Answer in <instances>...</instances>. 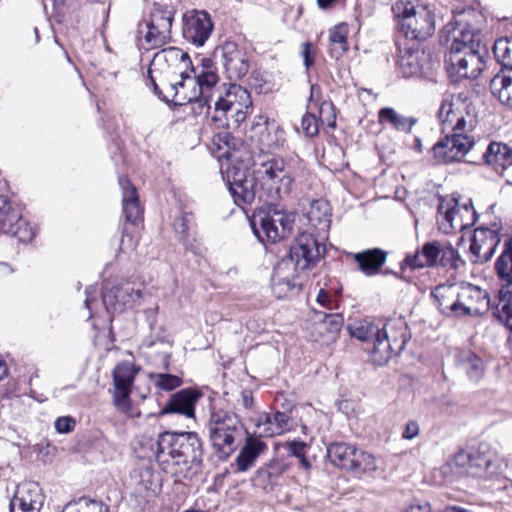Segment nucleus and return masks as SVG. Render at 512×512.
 Masks as SVG:
<instances>
[{
	"label": "nucleus",
	"instance_id": "nucleus-1",
	"mask_svg": "<svg viewBox=\"0 0 512 512\" xmlns=\"http://www.w3.org/2000/svg\"><path fill=\"white\" fill-rule=\"evenodd\" d=\"M252 177L248 176V164L229 165L225 171L221 167L223 179L237 204L251 203L256 195V183L267 190L272 199L288 196L294 184V171L282 157L255 155L251 158Z\"/></svg>",
	"mask_w": 512,
	"mask_h": 512
},
{
	"label": "nucleus",
	"instance_id": "nucleus-2",
	"mask_svg": "<svg viewBox=\"0 0 512 512\" xmlns=\"http://www.w3.org/2000/svg\"><path fill=\"white\" fill-rule=\"evenodd\" d=\"M167 61L179 62V73L181 79L169 84L172 93V101L175 104L198 103L206 107V114H211L212 102L219 89V77L213 62L210 59H203L202 66L195 77L190 57L179 48H170L164 51Z\"/></svg>",
	"mask_w": 512,
	"mask_h": 512
},
{
	"label": "nucleus",
	"instance_id": "nucleus-3",
	"mask_svg": "<svg viewBox=\"0 0 512 512\" xmlns=\"http://www.w3.org/2000/svg\"><path fill=\"white\" fill-rule=\"evenodd\" d=\"M325 254V246L310 232L299 234L290 256L274 268L272 291L278 299L296 295L301 290L298 270L309 269Z\"/></svg>",
	"mask_w": 512,
	"mask_h": 512
},
{
	"label": "nucleus",
	"instance_id": "nucleus-4",
	"mask_svg": "<svg viewBox=\"0 0 512 512\" xmlns=\"http://www.w3.org/2000/svg\"><path fill=\"white\" fill-rule=\"evenodd\" d=\"M347 329L352 337L369 343L366 349L377 365H383L400 354L408 340V328L401 318L388 320L382 329L366 319L354 320Z\"/></svg>",
	"mask_w": 512,
	"mask_h": 512
},
{
	"label": "nucleus",
	"instance_id": "nucleus-5",
	"mask_svg": "<svg viewBox=\"0 0 512 512\" xmlns=\"http://www.w3.org/2000/svg\"><path fill=\"white\" fill-rule=\"evenodd\" d=\"M202 458V443L195 432H164L157 441L156 459L163 470L186 478L191 465Z\"/></svg>",
	"mask_w": 512,
	"mask_h": 512
},
{
	"label": "nucleus",
	"instance_id": "nucleus-6",
	"mask_svg": "<svg viewBox=\"0 0 512 512\" xmlns=\"http://www.w3.org/2000/svg\"><path fill=\"white\" fill-rule=\"evenodd\" d=\"M503 459L490 444L457 452L448 463L450 471L458 475L486 477L501 472Z\"/></svg>",
	"mask_w": 512,
	"mask_h": 512
},
{
	"label": "nucleus",
	"instance_id": "nucleus-7",
	"mask_svg": "<svg viewBox=\"0 0 512 512\" xmlns=\"http://www.w3.org/2000/svg\"><path fill=\"white\" fill-rule=\"evenodd\" d=\"M437 117L443 133L473 132L478 124L475 107L463 94H445Z\"/></svg>",
	"mask_w": 512,
	"mask_h": 512
},
{
	"label": "nucleus",
	"instance_id": "nucleus-8",
	"mask_svg": "<svg viewBox=\"0 0 512 512\" xmlns=\"http://www.w3.org/2000/svg\"><path fill=\"white\" fill-rule=\"evenodd\" d=\"M241 428V415L237 412L216 408L211 411L207 429L212 446L221 457L227 458L234 452Z\"/></svg>",
	"mask_w": 512,
	"mask_h": 512
},
{
	"label": "nucleus",
	"instance_id": "nucleus-9",
	"mask_svg": "<svg viewBox=\"0 0 512 512\" xmlns=\"http://www.w3.org/2000/svg\"><path fill=\"white\" fill-rule=\"evenodd\" d=\"M392 11L399 19V39L404 36L407 40L422 41L434 33V21L426 7L399 0L392 6Z\"/></svg>",
	"mask_w": 512,
	"mask_h": 512
},
{
	"label": "nucleus",
	"instance_id": "nucleus-10",
	"mask_svg": "<svg viewBox=\"0 0 512 512\" xmlns=\"http://www.w3.org/2000/svg\"><path fill=\"white\" fill-rule=\"evenodd\" d=\"M211 120L218 126L227 125V114L234 112L235 121L240 123L245 120L251 108L250 94L244 88L236 84H230L228 88L223 84L212 102Z\"/></svg>",
	"mask_w": 512,
	"mask_h": 512
},
{
	"label": "nucleus",
	"instance_id": "nucleus-11",
	"mask_svg": "<svg viewBox=\"0 0 512 512\" xmlns=\"http://www.w3.org/2000/svg\"><path fill=\"white\" fill-rule=\"evenodd\" d=\"M294 214L276 207L261 209L254 213L251 225L260 242L276 243L292 231Z\"/></svg>",
	"mask_w": 512,
	"mask_h": 512
},
{
	"label": "nucleus",
	"instance_id": "nucleus-12",
	"mask_svg": "<svg viewBox=\"0 0 512 512\" xmlns=\"http://www.w3.org/2000/svg\"><path fill=\"white\" fill-rule=\"evenodd\" d=\"M174 11L168 6L153 4L149 20L139 24L138 33L145 49L159 48L171 39Z\"/></svg>",
	"mask_w": 512,
	"mask_h": 512
},
{
	"label": "nucleus",
	"instance_id": "nucleus-13",
	"mask_svg": "<svg viewBox=\"0 0 512 512\" xmlns=\"http://www.w3.org/2000/svg\"><path fill=\"white\" fill-rule=\"evenodd\" d=\"M458 253L448 241L426 242L421 249L407 254L403 263L411 269L437 266H456Z\"/></svg>",
	"mask_w": 512,
	"mask_h": 512
},
{
	"label": "nucleus",
	"instance_id": "nucleus-14",
	"mask_svg": "<svg viewBox=\"0 0 512 512\" xmlns=\"http://www.w3.org/2000/svg\"><path fill=\"white\" fill-rule=\"evenodd\" d=\"M477 214L471 200L460 202L456 198L442 199L438 206V224L444 233L462 231L475 224Z\"/></svg>",
	"mask_w": 512,
	"mask_h": 512
},
{
	"label": "nucleus",
	"instance_id": "nucleus-15",
	"mask_svg": "<svg viewBox=\"0 0 512 512\" xmlns=\"http://www.w3.org/2000/svg\"><path fill=\"white\" fill-rule=\"evenodd\" d=\"M327 457L334 466L356 474L371 473L377 469L373 455L348 443H331L327 447Z\"/></svg>",
	"mask_w": 512,
	"mask_h": 512
},
{
	"label": "nucleus",
	"instance_id": "nucleus-16",
	"mask_svg": "<svg viewBox=\"0 0 512 512\" xmlns=\"http://www.w3.org/2000/svg\"><path fill=\"white\" fill-rule=\"evenodd\" d=\"M140 367L129 361L117 364L113 370V395L112 401L116 409L128 416H133L130 394L133 383Z\"/></svg>",
	"mask_w": 512,
	"mask_h": 512
},
{
	"label": "nucleus",
	"instance_id": "nucleus-17",
	"mask_svg": "<svg viewBox=\"0 0 512 512\" xmlns=\"http://www.w3.org/2000/svg\"><path fill=\"white\" fill-rule=\"evenodd\" d=\"M0 232L11 234L21 242L35 237L33 228L22 217L20 205L5 195H0Z\"/></svg>",
	"mask_w": 512,
	"mask_h": 512
},
{
	"label": "nucleus",
	"instance_id": "nucleus-18",
	"mask_svg": "<svg viewBox=\"0 0 512 512\" xmlns=\"http://www.w3.org/2000/svg\"><path fill=\"white\" fill-rule=\"evenodd\" d=\"M472 132H450L432 148L435 161L439 164L461 162L474 145Z\"/></svg>",
	"mask_w": 512,
	"mask_h": 512
},
{
	"label": "nucleus",
	"instance_id": "nucleus-19",
	"mask_svg": "<svg viewBox=\"0 0 512 512\" xmlns=\"http://www.w3.org/2000/svg\"><path fill=\"white\" fill-rule=\"evenodd\" d=\"M485 48L478 50L460 51L454 48L449 51V74L455 81L459 79H476L484 70Z\"/></svg>",
	"mask_w": 512,
	"mask_h": 512
},
{
	"label": "nucleus",
	"instance_id": "nucleus-20",
	"mask_svg": "<svg viewBox=\"0 0 512 512\" xmlns=\"http://www.w3.org/2000/svg\"><path fill=\"white\" fill-rule=\"evenodd\" d=\"M142 299V284L123 281L102 295V302L108 313H120L134 307Z\"/></svg>",
	"mask_w": 512,
	"mask_h": 512
},
{
	"label": "nucleus",
	"instance_id": "nucleus-21",
	"mask_svg": "<svg viewBox=\"0 0 512 512\" xmlns=\"http://www.w3.org/2000/svg\"><path fill=\"white\" fill-rule=\"evenodd\" d=\"M458 298L459 317H477L490 308L489 293L472 284L460 285Z\"/></svg>",
	"mask_w": 512,
	"mask_h": 512
},
{
	"label": "nucleus",
	"instance_id": "nucleus-22",
	"mask_svg": "<svg viewBox=\"0 0 512 512\" xmlns=\"http://www.w3.org/2000/svg\"><path fill=\"white\" fill-rule=\"evenodd\" d=\"M212 29L213 23L204 10H190L183 15V36L198 47L207 41Z\"/></svg>",
	"mask_w": 512,
	"mask_h": 512
},
{
	"label": "nucleus",
	"instance_id": "nucleus-23",
	"mask_svg": "<svg viewBox=\"0 0 512 512\" xmlns=\"http://www.w3.org/2000/svg\"><path fill=\"white\" fill-rule=\"evenodd\" d=\"M251 140L258 147L261 155L272 153L284 147L285 131L275 122L257 124L252 129Z\"/></svg>",
	"mask_w": 512,
	"mask_h": 512
},
{
	"label": "nucleus",
	"instance_id": "nucleus-24",
	"mask_svg": "<svg viewBox=\"0 0 512 512\" xmlns=\"http://www.w3.org/2000/svg\"><path fill=\"white\" fill-rule=\"evenodd\" d=\"M44 503V495L38 483L24 482L18 485L10 501V512H39Z\"/></svg>",
	"mask_w": 512,
	"mask_h": 512
},
{
	"label": "nucleus",
	"instance_id": "nucleus-25",
	"mask_svg": "<svg viewBox=\"0 0 512 512\" xmlns=\"http://www.w3.org/2000/svg\"><path fill=\"white\" fill-rule=\"evenodd\" d=\"M499 243L500 236L496 230L485 227L475 229L470 245V252L474 257L473 262L489 261Z\"/></svg>",
	"mask_w": 512,
	"mask_h": 512
},
{
	"label": "nucleus",
	"instance_id": "nucleus-26",
	"mask_svg": "<svg viewBox=\"0 0 512 512\" xmlns=\"http://www.w3.org/2000/svg\"><path fill=\"white\" fill-rule=\"evenodd\" d=\"M222 57L225 71L230 80H238L249 71L247 52L234 42H226L222 46Z\"/></svg>",
	"mask_w": 512,
	"mask_h": 512
},
{
	"label": "nucleus",
	"instance_id": "nucleus-27",
	"mask_svg": "<svg viewBox=\"0 0 512 512\" xmlns=\"http://www.w3.org/2000/svg\"><path fill=\"white\" fill-rule=\"evenodd\" d=\"M259 437H274L284 434L290 429V417L284 412L261 413L255 421Z\"/></svg>",
	"mask_w": 512,
	"mask_h": 512
},
{
	"label": "nucleus",
	"instance_id": "nucleus-28",
	"mask_svg": "<svg viewBox=\"0 0 512 512\" xmlns=\"http://www.w3.org/2000/svg\"><path fill=\"white\" fill-rule=\"evenodd\" d=\"M200 397L201 393L196 389H183L171 396L162 409L161 414L178 413L188 418H193L195 415V405Z\"/></svg>",
	"mask_w": 512,
	"mask_h": 512
},
{
	"label": "nucleus",
	"instance_id": "nucleus-29",
	"mask_svg": "<svg viewBox=\"0 0 512 512\" xmlns=\"http://www.w3.org/2000/svg\"><path fill=\"white\" fill-rule=\"evenodd\" d=\"M460 285H438L431 293L435 304L442 314L450 317H459V293Z\"/></svg>",
	"mask_w": 512,
	"mask_h": 512
},
{
	"label": "nucleus",
	"instance_id": "nucleus-30",
	"mask_svg": "<svg viewBox=\"0 0 512 512\" xmlns=\"http://www.w3.org/2000/svg\"><path fill=\"white\" fill-rule=\"evenodd\" d=\"M266 449V443L256 436L249 434L246 437L245 444L235 459L236 471L246 472L251 469L255 465L257 458L266 451Z\"/></svg>",
	"mask_w": 512,
	"mask_h": 512
},
{
	"label": "nucleus",
	"instance_id": "nucleus-31",
	"mask_svg": "<svg viewBox=\"0 0 512 512\" xmlns=\"http://www.w3.org/2000/svg\"><path fill=\"white\" fill-rule=\"evenodd\" d=\"M483 159L497 173L502 174L512 166V147L502 142H491L483 155Z\"/></svg>",
	"mask_w": 512,
	"mask_h": 512
},
{
	"label": "nucleus",
	"instance_id": "nucleus-32",
	"mask_svg": "<svg viewBox=\"0 0 512 512\" xmlns=\"http://www.w3.org/2000/svg\"><path fill=\"white\" fill-rule=\"evenodd\" d=\"M499 289L512 290V237L503 244L502 251L494 263Z\"/></svg>",
	"mask_w": 512,
	"mask_h": 512
},
{
	"label": "nucleus",
	"instance_id": "nucleus-33",
	"mask_svg": "<svg viewBox=\"0 0 512 512\" xmlns=\"http://www.w3.org/2000/svg\"><path fill=\"white\" fill-rule=\"evenodd\" d=\"M119 184L122 187V204L125 218L128 222L136 223L142 215V208L136 188L131 184L130 180L124 176L119 178Z\"/></svg>",
	"mask_w": 512,
	"mask_h": 512
},
{
	"label": "nucleus",
	"instance_id": "nucleus-34",
	"mask_svg": "<svg viewBox=\"0 0 512 512\" xmlns=\"http://www.w3.org/2000/svg\"><path fill=\"white\" fill-rule=\"evenodd\" d=\"M414 45L407 46V44H404L405 47L402 49L403 43L399 38L397 39L400 53L397 61L398 69L403 77L406 78L416 76L421 71L420 54Z\"/></svg>",
	"mask_w": 512,
	"mask_h": 512
},
{
	"label": "nucleus",
	"instance_id": "nucleus-35",
	"mask_svg": "<svg viewBox=\"0 0 512 512\" xmlns=\"http://www.w3.org/2000/svg\"><path fill=\"white\" fill-rule=\"evenodd\" d=\"M444 32L451 34L452 44L450 51L458 48L460 51L478 50L483 49L479 40H476V34L471 30L464 27L454 26L449 23L444 27Z\"/></svg>",
	"mask_w": 512,
	"mask_h": 512
},
{
	"label": "nucleus",
	"instance_id": "nucleus-36",
	"mask_svg": "<svg viewBox=\"0 0 512 512\" xmlns=\"http://www.w3.org/2000/svg\"><path fill=\"white\" fill-rule=\"evenodd\" d=\"M354 261L359 269L366 276H373L378 273L382 265L386 262L387 253L380 249H367L353 255Z\"/></svg>",
	"mask_w": 512,
	"mask_h": 512
},
{
	"label": "nucleus",
	"instance_id": "nucleus-37",
	"mask_svg": "<svg viewBox=\"0 0 512 512\" xmlns=\"http://www.w3.org/2000/svg\"><path fill=\"white\" fill-rule=\"evenodd\" d=\"M457 365L465 372L470 381L478 383L485 374L483 359L472 351H461L457 355Z\"/></svg>",
	"mask_w": 512,
	"mask_h": 512
},
{
	"label": "nucleus",
	"instance_id": "nucleus-38",
	"mask_svg": "<svg viewBox=\"0 0 512 512\" xmlns=\"http://www.w3.org/2000/svg\"><path fill=\"white\" fill-rule=\"evenodd\" d=\"M378 122L380 125L390 124L399 132L410 133L418 120L415 117L402 115L393 108L384 107L378 112Z\"/></svg>",
	"mask_w": 512,
	"mask_h": 512
},
{
	"label": "nucleus",
	"instance_id": "nucleus-39",
	"mask_svg": "<svg viewBox=\"0 0 512 512\" xmlns=\"http://www.w3.org/2000/svg\"><path fill=\"white\" fill-rule=\"evenodd\" d=\"M310 225L319 232H325L330 226V207L324 200H314L306 213Z\"/></svg>",
	"mask_w": 512,
	"mask_h": 512
},
{
	"label": "nucleus",
	"instance_id": "nucleus-40",
	"mask_svg": "<svg viewBox=\"0 0 512 512\" xmlns=\"http://www.w3.org/2000/svg\"><path fill=\"white\" fill-rule=\"evenodd\" d=\"M492 94L505 106L512 108V76L496 74L490 81Z\"/></svg>",
	"mask_w": 512,
	"mask_h": 512
},
{
	"label": "nucleus",
	"instance_id": "nucleus-41",
	"mask_svg": "<svg viewBox=\"0 0 512 512\" xmlns=\"http://www.w3.org/2000/svg\"><path fill=\"white\" fill-rule=\"evenodd\" d=\"M348 26L345 23L336 25L329 33V53L338 59L348 50Z\"/></svg>",
	"mask_w": 512,
	"mask_h": 512
},
{
	"label": "nucleus",
	"instance_id": "nucleus-42",
	"mask_svg": "<svg viewBox=\"0 0 512 512\" xmlns=\"http://www.w3.org/2000/svg\"><path fill=\"white\" fill-rule=\"evenodd\" d=\"M287 469L288 465L285 462L278 459L272 460L257 470L256 480L263 486L274 484Z\"/></svg>",
	"mask_w": 512,
	"mask_h": 512
},
{
	"label": "nucleus",
	"instance_id": "nucleus-43",
	"mask_svg": "<svg viewBox=\"0 0 512 512\" xmlns=\"http://www.w3.org/2000/svg\"><path fill=\"white\" fill-rule=\"evenodd\" d=\"M212 145L216 148L218 158H226L227 160L235 161V143L234 138L228 131H222L215 134L212 138Z\"/></svg>",
	"mask_w": 512,
	"mask_h": 512
},
{
	"label": "nucleus",
	"instance_id": "nucleus-44",
	"mask_svg": "<svg viewBox=\"0 0 512 512\" xmlns=\"http://www.w3.org/2000/svg\"><path fill=\"white\" fill-rule=\"evenodd\" d=\"M497 315L512 331V290L499 289Z\"/></svg>",
	"mask_w": 512,
	"mask_h": 512
},
{
	"label": "nucleus",
	"instance_id": "nucleus-45",
	"mask_svg": "<svg viewBox=\"0 0 512 512\" xmlns=\"http://www.w3.org/2000/svg\"><path fill=\"white\" fill-rule=\"evenodd\" d=\"M493 53L503 67L512 70V37L496 40L493 45Z\"/></svg>",
	"mask_w": 512,
	"mask_h": 512
},
{
	"label": "nucleus",
	"instance_id": "nucleus-46",
	"mask_svg": "<svg viewBox=\"0 0 512 512\" xmlns=\"http://www.w3.org/2000/svg\"><path fill=\"white\" fill-rule=\"evenodd\" d=\"M61 512H109V508L96 500L80 499L66 504Z\"/></svg>",
	"mask_w": 512,
	"mask_h": 512
},
{
	"label": "nucleus",
	"instance_id": "nucleus-47",
	"mask_svg": "<svg viewBox=\"0 0 512 512\" xmlns=\"http://www.w3.org/2000/svg\"><path fill=\"white\" fill-rule=\"evenodd\" d=\"M139 491H144L147 496L156 494L159 490V479L158 476L153 473L150 469H143L139 474Z\"/></svg>",
	"mask_w": 512,
	"mask_h": 512
},
{
	"label": "nucleus",
	"instance_id": "nucleus-48",
	"mask_svg": "<svg viewBox=\"0 0 512 512\" xmlns=\"http://www.w3.org/2000/svg\"><path fill=\"white\" fill-rule=\"evenodd\" d=\"M150 377L157 388L165 391L176 389L182 384V379L172 374L158 373L151 374Z\"/></svg>",
	"mask_w": 512,
	"mask_h": 512
},
{
	"label": "nucleus",
	"instance_id": "nucleus-49",
	"mask_svg": "<svg viewBox=\"0 0 512 512\" xmlns=\"http://www.w3.org/2000/svg\"><path fill=\"white\" fill-rule=\"evenodd\" d=\"M193 228V216L184 213L174 221V229L184 243L190 242V231Z\"/></svg>",
	"mask_w": 512,
	"mask_h": 512
},
{
	"label": "nucleus",
	"instance_id": "nucleus-50",
	"mask_svg": "<svg viewBox=\"0 0 512 512\" xmlns=\"http://www.w3.org/2000/svg\"><path fill=\"white\" fill-rule=\"evenodd\" d=\"M322 325L325 326L330 333V338L334 339L341 330L343 317L339 313L325 314Z\"/></svg>",
	"mask_w": 512,
	"mask_h": 512
},
{
	"label": "nucleus",
	"instance_id": "nucleus-51",
	"mask_svg": "<svg viewBox=\"0 0 512 512\" xmlns=\"http://www.w3.org/2000/svg\"><path fill=\"white\" fill-rule=\"evenodd\" d=\"M237 401L240 407H235L234 412H237L239 415L242 410L248 415L254 409V398L248 390L241 391Z\"/></svg>",
	"mask_w": 512,
	"mask_h": 512
},
{
	"label": "nucleus",
	"instance_id": "nucleus-52",
	"mask_svg": "<svg viewBox=\"0 0 512 512\" xmlns=\"http://www.w3.org/2000/svg\"><path fill=\"white\" fill-rule=\"evenodd\" d=\"M301 128L307 136H315L318 133V124L315 116L311 113H306L302 117Z\"/></svg>",
	"mask_w": 512,
	"mask_h": 512
},
{
	"label": "nucleus",
	"instance_id": "nucleus-53",
	"mask_svg": "<svg viewBox=\"0 0 512 512\" xmlns=\"http://www.w3.org/2000/svg\"><path fill=\"white\" fill-rule=\"evenodd\" d=\"M316 302L318 303L319 306L327 310H332L336 307L335 299H333L329 292L326 291L325 289H320L318 291Z\"/></svg>",
	"mask_w": 512,
	"mask_h": 512
},
{
	"label": "nucleus",
	"instance_id": "nucleus-54",
	"mask_svg": "<svg viewBox=\"0 0 512 512\" xmlns=\"http://www.w3.org/2000/svg\"><path fill=\"white\" fill-rule=\"evenodd\" d=\"M75 421L71 417H59L55 421V429L59 433H68L74 429Z\"/></svg>",
	"mask_w": 512,
	"mask_h": 512
},
{
	"label": "nucleus",
	"instance_id": "nucleus-55",
	"mask_svg": "<svg viewBox=\"0 0 512 512\" xmlns=\"http://www.w3.org/2000/svg\"><path fill=\"white\" fill-rule=\"evenodd\" d=\"M302 57L306 68H310L314 64V51L312 44L305 42L302 45Z\"/></svg>",
	"mask_w": 512,
	"mask_h": 512
},
{
	"label": "nucleus",
	"instance_id": "nucleus-56",
	"mask_svg": "<svg viewBox=\"0 0 512 512\" xmlns=\"http://www.w3.org/2000/svg\"><path fill=\"white\" fill-rule=\"evenodd\" d=\"M418 434H419V425L417 422L409 421L408 423H406L405 428L402 433V437L404 439L411 440V439L415 438L416 436H418Z\"/></svg>",
	"mask_w": 512,
	"mask_h": 512
},
{
	"label": "nucleus",
	"instance_id": "nucleus-57",
	"mask_svg": "<svg viewBox=\"0 0 512 512\" xmlns=\"http://www.w3.org/2000/svg\"><path fill=\"white\" fill-rule=\"evenodd\" d=\"M288 449L293 456L301 458L304 456L305 443L301 441H292L289 443Z\"/></svg>",
	"mask_w": 512,
	"mask_h": 512
},
{
	"label": "nucleus",
	"instance_id": "nucleus-58",
	"mask_svg": "<svg viewBox=\"0 0 512 512\" xmlns=\"http://www.w3.org/2000/svg\"><path fill=\"white\" fill-rule=\"evenodd\" d=\"M407 512H430V505L428 503L412 504Z\"/></svg>",
	"mask_w": 512,
	"mask_h": 512
},
{
	"label": "nucleus",
	"instance_id": "nucleus-59",
	"mask_svg": "<svg viewBox=\"0 0 512 512\" xmlns=\"http://www.w3.org/2000/svg\"><path fill=\"white\" fill-rule=\"evenodd\" d=\"M95 293V288H93L92 286L88 287L86 289V300H85V306L87 307V309L92 312L93 310V302H94V299L92 298V294Z\"/></svg>",
	"mask_w": 512,
	"mask_h": 512
},
{
	"label": "nucleus",
	"instance_id": "nucleus-60",
	"mask_svg": "<svg viewBox=\"0 0 512 512\" xmlns=\"http://www.w3.org/2000/svg\"><path fill=\"white\" fill-rule=\"evenodd\" d=\"M120 248L122 251L134 249V244L132 243V238L130 236L124 234L121 239Z\"/></svg>",
	"mask_w": 512,
	"mask_h": 512
},
{
	"label": "nucleus",
	"instance_id": "nucleus-61",
	"mask_svg": "<svg viewBox=\"0 0 512 512\" xmlns=\"http://www.w3.org/2000/svg\"><path fill=\"white\" fill-rule=\"evenodd\" d=\"M442 512H469L468 510L458 507V506H447Z\"/></svg>",
	"mask_w": 512,
	"mask_h": 512
},
{
	"label": "nucleus",
	"instance_id": "nucleus-62",
	"mask_svg": "<svg viewBox=\"0 0 512 512\" xmlns=\"http://www.w3.org/2000/svg\"><path fill=\"white\" fill-rule=\"evenodd\" d=\"M146 314H147V318L149 319L150 321V326H152L154 323H155V320H156V309L155 310H147L146 311Z\"/></svg>",
	"mask_w": 512,
	"mask_h": 512
},
{
	"label": "nucleus",
	"instance_id": "nucleus-63",
	"mask_svg": "<svg viewBox=\"0 0 512 512\" xmlns=\"http://www.w3.org/2000/svg\"><path fill=\"white\" fill-rule=\"evenodd\" d=\"M7 368L5 363L0 359V380L6 375Z\"/></svg>",
	"mask_w": 512,
	"mask_h": 512
},
{
	"label": "nucleus",
	"instance_id": "nucleus-64",
	"mask_svg": "<svg viewBox=\"0 0 512 512\" xmlns=\"http://www.w3.org/2000/svg\"><path fill=\"white\" fill-rule=\"evenodd\" d=\"M331 110L332 109V105L331 103H322L321 107H320V113H323L324 110Z\"/></svg>",
	"mask_w": 512,
	"mask_h": 512
}]
</instances>
